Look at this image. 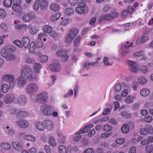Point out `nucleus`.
<instances>
[{"instance_id":"obj_6","label":"nucleus","mask_w":153,"mask_h":153,"mask_svg":"<svg viewBox=\"0 0 153 153\" xmlns=\"http://www.w3.org/2000/svg\"><path fill=\"white\" fill-rule=\"evenodd\" d=\"M48 99V95L47 93L42 92L37 95L36 100L39 103L44 104L47 102Z\"/></svg>"},{"instance_id":"obj_16","label":"nucleus","mask_w":153,"mask_h":153,"mask_svg":"<svg viewBox=\"0 0 153 153\" xmlns=\"http://www.w3.org/2000/svg\"><path fill=\"white\" fill-rule=\"evenodd\" d=\"M93 125L92 124H90L85 126L84 128L79 131L77 132L76 133V134H81L83 133H84L88 132L89 130L91 128L93 127Z\"/></svg>"},{"instance_id":"obj_26","label":"nucleus","mask_w":153,"mask_h":153,"mask_svg":"<svg viewBox=\"0 0 153 153\" xmlns=\"http://www.w3.org/2000/svg\"><path fill=\"white\" fill-rule=\"evenodd\" d=\"M51 9L53 11L57 12L59 9V5L56 3H53L50 6Z\"/></svg>"},{"instance_id":"obj_48","label":"nucleus","mask_w":153,"mask_h":153,"mask_svg":"<svg viewBox=\"0 0 153 153\" xmlns=\"http://www.w3.org/2000/svg\"><path fill=\"white\" fill-rule=\"evenodd\" d=\"M0 28L4 32H6L7 31V27L5 23H2L1 24Z\"/></svg>"},{"instance_id":"obj_29","label":"nucleus","mask_w":153,"mask_h":153,"mask_svg":"<svg viewBox=\"0 0 153 153\" xmlns=\"http://www.w3.org/2000/svg\"><path fill=\"white\" fill-rule=\"evenodd\" d=\"M13 10L16 12H20L22 10V8L20 6V4H13L12 7Z\"/></svg>"},{"instance_id":"obj_2","label":"nucleus","mask_w":153,"mask_h":153,"mask_svg":"<svg viewBox=\"0 0 153 153\" xmlns=\"http://www.w3.org/2000/svg\"><path fill=\"white\" fill-rule=\"evenodd\" d=\"M39 87L38 84L34 83L28 84L26 86V92L30 95L35 93L39 90Z\"/></svg>"},{"instance_id":"obj_57","label":"nucleus","mask_w":153,"mask_h":153,"mask_svg":"<svg viewBox=\"0 0 153 153\" xmlns=\"http://www.w3.org/2000/svg\"><path fill=\"white\" fill-rule=\"evenodd\" d=\"M6 12L5 11L2 9H0V17L3 19L6 16Z\"/></svg>"},{"instance_id":"obj_3","label":"nucleus","mask_w":153,"mask_h":153,"mask_svg":"<svg viewBox=\"0 0 153 153\" xmlns=\"http://www.w3.org/2000/svg\"><path fill=\"white\" fill-rule=\"evenodd\" d=\"M54 110L53 107L48 104L41 106L40 109L43 114L46 116H51Z\"/></svg>"},{"instance_id":"obj_63","label":"nucleus","mask_w":153,"mask_h":153,"mask_svg":"<svg viewBox=\"0 0 153 153\" xmlns=\"http://www.w3.org/2000/svg\"><path fill=\"white\" fill-rule=\"evenodd\" d=\"M125 141V139L123 138H119L116 140V142L118 144L121 145L123 144Z\"/></svg>"},{"instance_id":"obj_58","label":"nucleus","mask_w":153,"mask_h":153,"mask_svg":"<svg viewBox=\"0 0 153 153\" xmlns=\"http://www.w3.org/2000/svg\"><path fill=\"white\" fill-rule=\"evenodd\" d=\"M49 143L51 145L53 146H56V143L55 139L53 137H51L49 139Z\"/></svg>"},{"instance_id":"obj_34","label":"nucleus","mask_w":153,"mask_h":153,"mask_svg":"<svg viewBox=\"0 0 153 153\" xmlns=\"http://www.w3.org/2000/svg\"><path fill=\"white\" fill-rule=\"evenodd\" d=\"M121 130L124 133H126L129 131V126L128 124H124L122 127Z\"/></svg>"},{"instance_id":"obj_46","label":"nucleus","mask_w":153,"mask_h":153,"mask_svg":"<svg viewBox=\"0 0 153 153\" xmlns=\"http://www.w3.org/2000/svg\"><path fill=\"white\" fill-rule=\"evenodd\" d=\"M146 150L148 153H151L153 150V146L152 144L147 145L146 146Z\"/></svg>"},{"instance_id":"obj_49","label":"nucleus","mask_w":153,"mask_h":153,"mask_svg":"<svg viewBox=\"0 0 153 153\" xmlns=\"http://www.w3.org/2000/svg\"><path fill=\"white\" fill-rule=\"evenodd\" d=\"M39 59L41 62L44 63L47 61L48 58L47 56L43 55L40 56Z\"/></svg>"},{"instance_id":"obj_61","label":"nucleus","mask_w":153,"mask_h":153,"mask_svg":"<svg viewBox=\"0 0 153 153\" xmlns=\"http://www.w3.org/2000/svg\"><path fill=\"white\" fill-rule=\"evenodd\" d=\"M135 8H133L132 6H129L127 8L128 12L129 14H132L135 11Z\"/></svg>"},{"instance_id":"obj_10","label":"nucleus","mask_w":153,"mask_h":153,"mask_svg":"<svg viewBox=\"0 0 153 153\" xmlns=\"http://www.w3.org/2000/svg\"><path fill=\"white\" fill-rule=\"evenodd\" d=\"M49 68L50 70L55 72L60 71L61 70V66L58 62L53 63V64H50L49 65Z\"/></svg>"},{"instance_id":"obj_11","label":"nucleus","mask_w":153,"mask_h":153,"mask_svg":"<svg viewBox=\"0 0 153 153\" xmlns=\"http://www.w3.org/2000/svg\"><path fill=\"white\" fill-rule=\"evenodd\" d=\"M22 75H21L17 79V85L20 88H23L26 84L27 80Z\"/></svg>"},{"instance_id":"obj_9","label":"nucleus","mask_w":153,"mask_h":153,"mask_svg":"<svg viewBox=\"0 0 153 153\" xmlns=\"http://www.w3.org/2000/svg\"><path fill=\"white\" fill-rule=\"evenodd\" d=\"M35 17L34 12L33 11H30L28 12L27 14H25L23 16L22 19L25 22H28L31 19H34Z\"/></svg>"},{"instance_id":"obj_21","label":"nucleus","mask_w":153,"mask_h":153,"mask_svg":"<svg viewBox=\"0 0 153 153\" xmlns=\"http://www.w3.org/2000/svg\"><path fill=\"white\" fill-rule=\"evenodd\" d=\"M0 146L1 148L4 150H9L11 149V145L8 143H2L0 144Z\"/></svg>"},{"instance_id":"obj_27","label":"nucleus","mask_w":153,"mask_h":153,"mask_svg":"<svg viewBox=\"0 0 153 153\" xmlns=\"http://www.w3.org/2000/svg\"><path fill=\"white\" fill-rule=\"evenodd\" d=\"M74 9L71 8H67L65 10V15L66 16H71L74 14Z\"/></svg>"},{"instance_id":"obj_43","label":"nucleus","mask_w":153,"mask_h":153,"mask_svg":"<svg viewBox=\"0 0 153 153\" xmlns=\"http://www.w3.org/2000/svg\"><path fill=\"white\" fill-rule=\"evenodd\" d=\"M113 129V127L109 125H105L103 127V129L105 131H110Z\"/></svg>"},{"instance_id":"obj_15","label":"nucleus","mask_w":153,"mask_h":153,"mask_svg":"<svg viewBox=\"0 0 153 153\" xmlns=\"http://www.w3.org/2000/svg\"><path fill=\"white\" fill-rule=\"evenodd\" d=\"M44 124L45 125V127L49 130H52L54 127L53 123L51 120L48 119L45 120L44 121Z\"/></svg>"},{"instance_id":"obj_28","label":"nucleus","mask_w":153,"mask_h":153,"mask_svg":"<svg viewBox=\"0 0 153 153\" xmlns=\"http://www.w3.org/2000/svg\"><path fill=\"white\" fill-rule=\"evenodd\" d=\"M40 3V7L42 10H44L46 8L48 5V1L45 0L41 1Z\"/></svg>"},{"instance_id":"obj_56","label":"nucleus","mask_w":153,"mask_h":153,"mask_svg":"<svg viewBox=\"0 0 153 153\" xmlns=\"http://www.w3.org/2000/svg\"><path fill=\"white\" fill-rule=\"evenodd\" d=\"M47 35L46 33H41L38 35V40H42L43 38L46 37Z\"/></svg>"},{"instance_id":"obj_51","label":"nucleus","mask_w":153,"mask_h":153,"mask_svg":"<svg viewBox=\"0 0 153 153\" xmlns=\"http://www.w3.org/2000/svg\"><path fill=\"white\" fill-rule=\"evenodd\" d=\"M73 90L72 89H70L69 90L67 93L64 95L63 97L64 98H66L67 97H69L71 96V95H73Z\"/></svg>"},{"instance_id":"obj_52","label":"nucleus","mask_w":153,"mask_h":153,"mask_svg":"<svg viewBox=\"0 0 153 153\" xmlns=\"http://www.w3.org/2000/svg\"><path fill=\"white\" fill-rule=\"evenodd\" d=\"M40 4L39 0H38L36 1L33 6L34 9L35 10H37L39 8Z\"/></svg>"},{"instance_id":"obj_55","label":"nucleus","mask_w":153,"mask_h":153,"mask_svg":"<svg viewBox=\"0 0 153 153\" xmlns=\"http://www.w3.org/2000/svg\"><path fill=\"white\" fill-rule=\"evenodd\" d=\"M112 133L111 132L109 133L104 132L101 135V137L103 138H105L108 137L109 136L111 135Z\"/></svg>"},{"instance_id":"obj_25","label":"nucleus","mask_w":153,"mask_h":153,"mask_svg":"<svg viewBox=\"0 0 153 153\" xmlns=\"http://www.w3.org/2000/svg\"><path fill=\"white\" fill-rule=\"evenodd\" d=\"M35 126L37 129L40 131H43L45 129V126L43 124L40 122H37L36 123Z\"/></svg>"},{"instance_id":"obj_8","label":"nucleus","mask_w":153,"mask_h":153,"mask_svg":"<svg viewBox=\"0 0 153 153\" xmlns=\"http://www.w3.org/2000/svg\"><path fill=\"white\" fill-rule=\"evenodd\" d=\"M128 65L129 69L131 72H135L139 70V66L135 62L128 60Z\"/></svg>"},{"instance_id":"obj_50","label":"nucleus","mask_w":153,"mask_h":153,"mask_svg":"<svg viewBox=\"0 0 153 153\" xmlns=\"http://www.w3.org/2000/svg\"><path fill=\"white\" fill-rule=\"evenodd\" d=\"M6 58L8 61H11L14 60L15 59V56L13 53H10Z\"/></svg>"},{"instance_id":"obj_4","label":"nucleus","mask_w":153,"mask_h":153,"mask_svg":"<svg viewBox=\"0 0 153 153\" xmlns=\"http://www.w3.org/2000/svg\"><path fill=\"white\" fill-rule=\"evenodd\" d=\"M76 12L80 14H86L88 11V7L83 2H80L78 4V7L76 8Z\"/></svg>"},{"instance_id":"obj_20","label":"nucleus","mask_w":153,"mask_h":153,"mask_svg":"<svg viewBox=\"0 0 153 153\" xmlns=\"http://www.w3.org/2000/svg\"><path fill=\"white\" fill-rule=\"evenodd\" d=\"M12 145L13 148L17 151H20L22 149V146L18 142H13Z\"/></svg>"},{"instance_id":"obj_32","label":"nucleus","mask_w":153,"mask_h":153,"mask_svg":"<svg viewBox=\"0 0 153 153\" xmlns=\"http://www.w3.org/2000/svg\"><path fill=\"white\" fill-rule=\"evenodd\" d=\"M36 46L35 45L34 42H31L29 48L30 52L32 53H34L36 51Z\"/></svg>"},{"instance_id":"obj_17","label":"nucleus","mask_w":153,"mask_h":153,"mask_svg":"<svg viewBox=\"0 0 153 153\" xmlns=\"http://www.w3.org/2000/svg\"><path fill=\"white\" fill-rule=\"evenodd\" d=\"M111 18L110 14H107L105 15H102L99 19V22H101L103 21H111L112 20Z\"/></svg>"},{"instance_id":"obj_60","label":"nucleus","mask_w":153,"mask_h":153,"mask_svg":"<svg viewBox=\"0 0 153 153\" xmlns=\"http://www.w3.org/2000/svg\"><path fill=\"white\" fill-rule=\"evenodd\" d=\"M144 54V53L143 51H139L133 54L134 56H143Z\"/></svg>"},{"instance_id":"obj_42","label":"nucleus","mask_w":153,"mask_h":153,"mask_svg":"<svg viewBox=\"0 0 153 153\" xmlns=\"http://www.w3.org/2000/svg\"><path fill=\"white\" fill-rule=\"evenodd\" d=\"M81 38L80 36L77 37L74 41V45L75 47L79 46L80 45V41Z\"/></svg>"},{"instance_id":"obj_19","label":"nucleus","mask_w":153,"mask_h":153,"mask_svg":"<svg viewBox=\"0 0 153 153\" xmlns=\"http://www.w3.org/2000/svg\"><path fill=\"white\" fill-rule=\"evenodd\" d=\"M29 116L28 113L25 111H21L17 112L16 117L18 118H24Z\"/></svg>"},{"instance_id":"obj_53","label":"nucleus","mask_w":153,"mask_h":153,"mask_svg":"<svg viewBox=\"0 0 153 153\" xmlns=\"http://www.w3.org/2000/svg\"><path fill=\"white\" fill-rule=\"evenodd\" d=\"M141 71L143 73H146L148 71V68L145 65H143L140 68Z\"/></svg>"},{"instance_id":"obj_24","label":"nucleus","mask_w":153,"mask_h":153,"mask_svg":"<svg viewBox=\"0 0 153 153\" xmlns=\"http://www.w3.org/2000/svg\"><path fill=\"white\" fill-rule=\"evenodd\" d=\"M140 95L144 97L147 96L150 94V91L148 88H144L141 89L140 91Z\"/></svg>"},{"instance_id":"obj_18","label":"nucleus","mask_w":153,"mask_h":153,"mask_svg":"<svg viewBox=\"0 0 153 153\" xmlns=\"http://www.w3.org/2000/svg\"><path fill=\"white\" fill-rule=\"evenodd\" d=\"M149 37L148 36H143L141 38L138 37L136 41V43L137 45H140L141 43H143L148 40Z\"/></svg>"},{"instance_id":"obj_33","label":"nucleus","mask_w":153,"mask_h":153,"mask_svg":"<svg viewBox=\"0 0 153 153\" xmlns=\"http://www.w3.org/2000/svg\"><path fill=\"white\" fill-rule=\"evenodd\" d=\"M78 30L77 29H72L71 30L68 34H70V36L72 38L74 39L78 34Z\"/></svg>"},{"instance_id":"obj_39","label":"nucleus","mask_w":153,"mask_h":153,"mask_svg":"<svg viewBox=\"0 0 153 153\" xmlns=\"http://www.w3.org/2000/svg\"><path fill=\"white\" fill-rule=\"evenodd\" d=\"M61 16L60 14L57 13L52 16L51 18V20L52 21H54L58 19Z\"/></svg>"},{"instance_id":"obj_38","label":"nucleus","mask_w":153,"mask_h":153,"mask_svg":"<svg viewBox=\"0 0 153 153\" xmlns=\"http://www.w3.org/2000/svg\"><path fill=\"white\" fill-rule=\"evenodd\" d=\"M74 38L70 36V34H68L65 38V43L66 44H69L72 42Z\"/></svg>"},{"instance_id":"obj_14","label":"nucleus","mask_w":153,"mask_h":153,"mask_svg":"<svg viewBox=\"0 0 153 153\" xmlns=\"http://www.w3.org/2000/svg\"><path fill=\"white\" fill-rule=\"evenodd\" d=\"M17 102L19 105H24L27 104L26 97L24 95H20L17 100Z\"/></svg>"},{"instance_id":"obj_23","label":"nucleus","mask_w":153,"mask_h":153,"mask_svg":"<svg viewBox=\"0 0 153 153\" xmlns=\"http://www.w3.org/2000/svg\"><path fill=\"white\" fill-rule=\"evenodd\" d=\"M1 86V91L3 93H6L8 91L9 87L7 84H2L1 82H0V86Z\"/></svg>"},{"instance_id":"obj_44","label":"nucleus","mask_w":153,"mask_h":153,"mask_svg":"<svg viewBox=\"0 0 153 153\" xmlns=\"http://www.w3.org/2000/svg\"><path fill=\"white\" fill-rule=\"evenodd\" d=\"M34 59L32 57H27L25 59V62L27 64L33 63L34 62Z\"/></svg>"},{"instance_id":"obj_5","label":"nucleus","mask_w":153,"mask_h":153,"mask_svg":"<svg viewBox=\"0 0 153 153\" xmlns=\"http://www.w3.org/2000/svg\"><path fill=\"white\" fill-rule=\"evenodd\" d=\"M2 80L3 81H8L9 86L11 88H13L15 85L16 81L14 76L13 75L5 74L3 76Z\"/></svg>"},{"instance_id":"obj_64","label":"nucleus","mask_w":153,"mask_h":153,"mask_svg":"<svg viewBox=\"0 0 153 153\" xmlns=\"http://www.w3.org/2000/svg\"><path fill=\"white\" fill-rule=\"evenodd\" d=\"M29 31L31 34L34 35L37 32L38 30L36 27H33L31 30H30Z\"/></svg>"},{"instance_id":"obj_1","label":"nucleus","mask_w":153,"mask_h":153,"mask_svg":"<svg viewBox=\"0 0 153 153\" xmlns=\"http://www.w3.org/2000/svg\"><path fill=\"white\" fill-rule=\"evenodd\" d=\"M21 75L31 80H33L36 78L34 76L31 69L28 67L24 68L22 69Z\"/></svg>"},{"instance_id":"obj_62","label":"nucleus","mask_w":153,"mask_h":153,"mask_svg":"<svg viewBox=\"0 0 153 153\" xmlns=\"http://www.w3.org/2000/svg\"><path fill=\"white\" fill-rule=\"evenodd\" d=\"M43 45V42L42 40H38V39L36 42L37 47L39 48H41L42 46Z\"/></svg>"},{"instance_id":"obj_22","label":"nucleus","mask_w":153,"mask_h":153,"mask_svg":"<svg viewBox=\"0 0 153 153\" xmlns=\"http://www.w3.org/2000/svg\"><path fill=\"white\" fill-rule=\"evenodd\" d=\"M22 41L24 47L25 48H27L30 43L29 39L26 37H24L22 38Z\"/></svg>"},{"instance_id":"obj_59","label":"nucleus","mask_w":153,"mask_h":153,"mask_svg":"<svg viewBox=\"0 0 153 153\" xmlns=\"http://www.w3.org/2000/svg\"><path fill=\"white\" fill-rule=\"evenodd\" d=\"M14 43L19 47L22 48V45L21 41L19 40H16L14 41Z\"/></svg>"},{"instance_id":"obj_37","label":"nucleus","mask_w":153,"mask_h":153,"mask_svg":"<svg viewBox=\"0 0 153 153\" xmlns=\"http://www.w3.org/2000/svg\"><path fill=\"white\" fill-rule=\"evenodd\" d=\"M59 153H68V151L65 147L62 145L59 146Z\"/></svg>"},{"instance_id":"obj_47","label":"nucleus","mask_w":153,"mask_h":153,"mask_svg":"<svg viewBox=\"0 0 153 153\" xmlns=\"http://www.w3.org/2000/svg\"><path fill=\"white\" fill-rule=\"evenodd\" d=\"M148 134H153V128L150 125H148L145 127Z\"/></svg>"},{"instance_id":"obj_7","label":"nucleus","mask_w":153,"mask_h":153,"mask_svg":"<svg viewBox=\"0 0 153 153\" xmlns=\"http://www.w3.org/2000/svg\"><path fill=\"white\" fill-rule=\"evenodd\" d=\"M15 99V94L12 92L6 94L4 97V101L6 104H9L13 102Z\"/></svg>"},{"instance_id":"obj_45","label":"nucleus","mask_w":153,"mask_h":153,"mask_svg":"<svg viewBox=\"0 0 153 153\" xmlns=\"http://www.w3.org/2000/svg\"><path fill=\"white\" fill-rule=\"evenodd\" d=\"M12 3V0H4L3 2L4 6L6 7H10Z\"/></svg>"},{"instance_id":"obj_36","label":"nucleus","mask_w":153,"mask_h":153,"mask_svg":"<svg viewBox=\"0 0 153 153\" xmlns=\"http://www.w3.org/2000/svg\"><path fill=\"white\" fill-rule=\"evenodd\" d=\"M9 53L6 48H4L2 49L1 51V55L4 57L6 58L9 54Z\"/></svg>"},{"instance_id":"obj_13","label":"nucleus","mask_w":153,"mask_h":153,"mask_svg":"<svg viewBox=\"0 0 153 153\" xmlns=\"http://www.w3.org/2000/svg\"><path fill=\"white\" fill-rule=\"evenodd\" d=\"M56 54L58 56H61L63 62H65L68 60V55L65 52L62 50H59L56 52Z\"/></svg>"},{"instance_id":"obj_40","label":"nucleus","mask_w":153,"mask_h":153,"mask_svg":"<svg viewBox=\"0 0 153 153\" xmlns=\"http://www.w3.org/2000/svg\"><path fill=\"white\" fill-rule=\"evenodd\" d=\"M23 138L27 140H30L32 141H35L36 140V139L33 136L27 134L25 135L24 136Z\"/></svg>"},{"instance_id":"obj_35","label":"nucleus","mask_w":153,"mask_h":153,"mask_svg":"<svg viewBox=\"0 0 153 153\" xmlns=\"http://www.w3.org/2000/svg\"><path fill=\"white\" fill-rule=\"evenodd\" d=\"M43 30L45 32L50 33L52 30V28L50 26L46 25L43 27Z\"/></svg>"},{"instance_id":"obj_41","label":"nucleus","mask_w":153,"mask_h":153,"mask_svg":"<svg viewBox=\"0 0 153 153\" xmlns=\"http://www.w3.org/2000/svg\"><path fill=\"white\" fill-rule=\"evenodd\" d=\"M138 80L139 82L141 84H145L147 81V79L144 76L139 77L138 79Z\"/></svg>"},{"instance_id":"obj_30","label":"nucleus","mask_w":153,"mask_h":153,"mask_svg":"<svg viewBox=\"0 0 153 153\" xmlns=\"http://www.w3.org/2000/svg\"><path fill=\"white\" fill-rule=\"evenodd\" d=\"M41 68V66L40 64L38 63H36L33 64V70L36 72L38 73L39 70Z\"/></svg>"},{"instance_id":"obj_31","label":"nucleus","mask_w":153,"mask_h":153,"mask_svg":"<svg viewBox=\"0 0 153 153\" xmlns=\"http://www.w3.org/2000/svg\"><path fill=\"white\" fill-rule=\"evenodd\" d=\"M134 97L132 95H129L127 96L125 100V102L127 103H131L133 102L134 99Z\"/></svg>"},{"instance_id":"obj_12","label":"nucleus","mask_w":153,"mask_h":153,"mask_svg":"<svg viewBox=\"0 0 153 153\" xmlns=\"http://www.w3.org/2000/svg\"><path fill=\"white\" fill-rule=\"evenodd\" d=\"M15 123L16 126L22 128H25L29 125L28 123L24 120H20L16 121Z\"/></svg>"},{"instance_id":"obj_54","label":"nucleus","mask_w":153,"mask_h":153,"mask_svg":"<svg viewBox=\"0 0 153 153\" xmlns=\"http://www.w3.org/2000/svg\"><path fill=\"white\" fill-rule=\"evenodd\" d=\"M144 120L146 122L150 123L152 121V118L150 116L148 115L144 117Z\"/></svg>"}]
</instances>
